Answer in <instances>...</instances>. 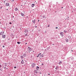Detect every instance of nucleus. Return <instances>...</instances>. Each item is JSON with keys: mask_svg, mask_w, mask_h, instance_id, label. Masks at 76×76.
<instances>
[{"mask_svg": "<svg viewBox=\"0 0 76 76\" xmlns=\"http://www.w3.org/2000/svg\"><path fill=\"white\" fill-rule=\"evenodd\" d=\"M48 75H50V74H48Z\"/></svg>", "mask_w": 76, "mask_h": 76, "instance_id": "48", "label": "nucleus"}, {"mask_svg": "<svg viewBox=\"0 0 76 76\" xmlns=\"http://www.w3.org/2000/svg\"><path fill=\"white\" fill-rule=\"evenodd\" d=\"M14 16H13V17H12V18H14Z\"/></svg>", "mask_w": 76, "mask_h": 76, "instance_id": "53", "label": "nucleus"}, {"mask_svg": "<svg viewBox=\"0 0 76 76\" xmlns=\"http://www.w3.org/2000/svg\"><path fill=\"white\" fill-rule=\"evenodd\" d=\"M34 73H36V74H37V73H38V71L37 70H34Z\"/></svg>", "mask_w": 76, "mask_h": 76, "instance_id": "7", "label": "nucleus"}, {"mask_svg": "<svg viewBox=\"0 0 76 76\" xmlns=\"http://www.w3.org/2000/svg\"><path fill=\"white\" fill-rule=\"evenodd\" d=\"M55 28L56 29H58V27H56Z\"/></svg>", "mask_w": 76, "mask_h": 76, "instance_id": "36", "label": "nucleus"}, {"mask_svg": "<svg viewBox=\"0 0 76 76\" xmlns=\"http://www.w3.org/2000/svg\"><path fill=\"white\" fill-rule=\"evenodd\" d=\"M12 1H14V0H12Z\"/></svg>", "mask_w": 76, "mask_h": 76, "instance_id": "39", "label": "nucleus"}, {"mask_svg": "<svg viewBox=\"0 0 76 76\" xmlns=\"http://www.w3.org/2000/svg\"><path fill=\"white\" fill-rule=\"evenodd\" d=\"M43 64H42V65H43Z\"/></svg>", "mask_w": 76, "mask_h": 76, "instance_id": "49", "label": "nucleus"}, {"mask_svg": "<svg viewBox=\"0 0 76 76\" xmlns=\"http://www.w3.org/2000/svg\"><path fill=\"white\" fill-rule=\"evenodd\" d=\"M8 10V9H7V10Z\"/></svg>", "mask_w": 76, "mask_h": 76, "instance_id": "52", "label": "nucleus"}, {"mask_svg": "<svg viewBox=\"0 0 76 76\" xmlns=\"http://www.w3.org/2000/svg\"><path fill=\"white\" fill-rule=\"evenodd\" d=\"M61 63H62L61 61H60V62L59 63V64H61Z\"/></svg>", "mask_w": 76, "mask_h": 76, "instance_id": "19", "label": "nucleus"}, {"mask_svg": "<svg viewBox=\"0 0 76 76\" xmlns=\"http://www.w3.org/2000/svg\"><path fill=\"white\" fill-rule=\"evenodd\" d=\"M60 34L61 35V37H63V36H64V34H63V32H61L60 33Z\"/></svg>", "mask_w": 76, "mask_h": 76, "instance_id": "5", "label": "nucleus"}, {"mask_svg": "<svg viewBox=\"0 0 76 76\" xmlns=\"http://www.w3.org/2000/svg\"><path fill=\"white\" fill-rule=\"evenodd\" d=\"M68 38H69V39H71V36H68Z\"/></svg>", "mask_w": 76, "mask_h": 76, "instance_id": "16", "label": "nucleus"}, {"mask_svg": "<svg viewBox=\"0 0 76 76\" xmlns=\"http://www.w3.org/2000/svg\"><path fill=\"white\" fill-rule=\"evenodd\" d=\"M28 31V29H25L24 31V32L25 33H28V31Z\"/></svg>", "mask_w": 76, "mask_h": 76, "instance_id": "4", "label": "nucleus"}, {"mask_svg": "<svg viewBox=\"0 0 76 76\" xmlns=\"http://www.w3.org/2000/svg\"><path fill=\"white\" fill-rule=\"evenodd\" d=\"M32 22L33 23H35V19H34V20H33Z\"/></svg>", "mask_w": 76, "mask_h": 76, "instance_id": "15", "label": "nucleus"}, {"mask_svg": "<svg viewBox=\"0 0 76 76\" xmlns=\"http://www.w3.org/2000/svg\"><path fill=\"white\" fill-rule=\"evenodd\" d=\"M50 46H49V47H48L47 48V50H48L49 49H50Z\"/></svg>", "mask_w": 76, "mask_h": 76, "instance_id": "22", "label": "nucleus"}, {"mask_svg": "<svg viewBox=\"0 0 76 76\" xmlns=\"http://www.w3.org/2000/svg\"><path fill=\"white\" fill-rule=\"evenodd\" d=\"M9 3H7L5 4V5L7 7L9 6Z\"/></svg>", "mask_w": 76, "mask_h": 76, "instance_id": "3", "label": "nucleus"}, {"mask_svg": "<svg viewBox=\"0 0 76 76\" xmlns=\"http://www.w3.org/2000/svg\"><path fill=\"white\" fill-rule=\"evenodd\" d=\"M35 28H37V26H35Z\"/></svg>", "mask_w": 76, "mask_h": 76, "instance_id": "42", "label": "nucleus"}, {"mask_svg": "<svg viewBox=\"0 0 76 76\" xmlns=\"http://www.w3.org/2000/svg\"><path fill=\"white\" fill-rule=\"evenodd\" d=\"M49 7H51V5H49Z\"/></svg>", "mask_w": 76, "mask_h": 76, "instance_id": "34", "label": "nucleus"}, {"mask_svg": "<svg viewBox=\"0 0 76 76\" xmlns=\"http://www.w3.org/2000/svg\"><path fill=\"white\" fill-rule=\"evenodd\" d=\"M27 35V34H26L25 35V36H26L27 37L28 35Z\"/></svg>", "mask_w": 76, "mask_h": 76, "instance_id": "29", "label": "nucleus"}, {"mask_svg": "<svg viewBox=\"0 0 76 76\" xmlns=\"http://www.w3.org/2000/svg\"><path fill=\"white\" fill-rule=\"evenodd\" d=\"M26 53H25V54H23V56H24V57H26V54H25Z\"/></svg>", "mask_w": 76, "mask_h": 76, "instance_id": "18", "label": "nucleus"}, {"mask_svg": "<svg viewBox=\"0 0 76 76\" xmlns=\"http://www.w3.org/2000/svg\"><path fill=\"white\" fill-rule=\"evenodd\" d=\"M2 66H1V65L0 64V67H1Z\"/></svg>", "mask_w": 76, "mask_h": 76, "instance_id": "30", "label": "nucleus"}, {"mask_svg": "<svg viewBox=\"0 0 76 76\" xmlns=\"http://www.w3.org/2000/svg\"><path fill=\"white\" fill-rule=\"evenodd\" d=\"M21 6H22V5H21Z\"/></svg>", "mask_w": 76, "mask_h": 76, "instance_id": "63", "label": "nucleus"}, {"mask_svg": "<svg viewBox=\"0 0 76 76\" xmlns=\"http://www.w3.org/2000/svg\"><path fill=\"white\" fill-rule=\"evenodd\" d=\"M57 66H56V68H55V69L56 70H57Z\"/></svg>", "mask_w": 76, "mask_h": 76, "instance_id": "28", "label": "nucleus"}, {"mask_svg": "<svg viewBox=\"0 0 76 76\" xmlns=\"http://www.w3.org/2000/svg\"><path fill=\"white\" fill-rule=\"evenodd\" d=\"M35 66V64L34 63L31 64V66L32 67H34Z\"/></svg>", "mask_w": 76, "mask_h": 76, "instance_id": "1", "label": "nucleus"}, {"mask_svg": "<svg viewBox=\"0 0 76 76\" xmlns=\"http://www.w3.org/2000/svg\"><path fill=\"white\" fill-rule=\"evenodd\" d=\"M64 32H65V33H66L67 32V31H65V30H64Z\"/></svg>", "mask_w": 76, "mask_h": 76, "instance_id": "26", "label": "nucleus"}, {"mask_svg": "<svg viewBox=\"0 0 76 76\" xmlns=\"http://www.w3.org/2000/svg\"><path fill=\"white\" fill-rule=\"evenodd\" d=\"M5 29H6V27H4Z\"/></svg>", "mask_w": 76, "mask_h": 76, "instance_id": "60", "label": "nucleus"}, {"mask_svg": "<svg viewBox=\"0 0 76 76\" xmlns=\"http://www.w3.org/2000/svg\"><path fill=\"white\" fill-rule=\"evenodd\" d=\"M72 51H73V50H72Z\"/></svg>", "mask_w": 76, "mask_h": 76, "instance_id": "62", "label": "nucleus"}, {"mask_svg": "<svg viewBox=\"0 0 76 76\" xmlns=\"http://www.w3.org/2000/svg\"><path fill=\"white\" fill-rule=\"evenodd\" d=\"M4 46H3V48H4Z\"/></svg>", "mask_w": 76, "mask_h": 76, "instance_id": "41", "label": "nucleus"}, {"mask_svg": "<svg viewBox=\"0 0 76 76\" xmlns=\"http://www.w3.org/2000/svg\"><path fill=\"white\" fill-rule=\"evenodd\" d=\"M39 20H38V22H39Z\"/></svg>", "mask_w": 76, "mask_h": 76, "instance_id": "50", "label": "nucleus"}, {"mask_svg": "<svg viewBox=\"0 0 76 76\" xmlns=\"http://www.w3.org/2000/svg\"><path fill=\"white\" fill-rule=\"evenodd\" d=\"M41 53H40L39 54H38L39 56H40L41 55Z\"/></svg>", "mask_w": 76, "mask_h": 76, "instance_id": "32", "label": "nucleus"}, {"mask_svg": "<svg viewBox=\"0 0 76 76\" xmlns=\"http://www.w3.org/2000/svg\"><path fill=\"white\" fill-rule=\"evenodd\" d=\"M29 53H30V51H29H29L28 52Z\"/></svg>", "mask_w": 76, "mask_h": 76, "instance_id": "55", "label": "nucleus"}, {"mask_svg": "<svg viewBox=\"0 0 76 76\" xmlns=\"http://www.w3.org/2000/svg\"><path fill=\"white\" fill-rule=\"evenodd\" d=\"M67 19L68 20H69V17H68Z\"/></svg>", "mask_w": 76, "mask_h": 76, "instance_id": "31", "label": "nucleus"}, {"mask_svg": "<svg viewBox=\"0 0 76 76\" xmlns=\"http://www.w3.org/2000/svg\"><path fill=\"white\" fill-rule=\"evenodd\" d=\"M3 70L2 69H1V71H2Z\"/></svg>", "mask_w": 76, "mask_h": 76, "instance_id": "45", "label": "nucleus"}, {"mask_svg": "<svg viewBox=\"0 0 76 76\" xmlns=\"http://www.w3.org/2000/svg\"><path fill=\"white\" fill-rule=\"evenodd\" d=\"M39 73H40V74H41V72H40Z\"/></svg>", "mask_w": 76, "mask_h": 76, "instance_id": "47", "label": "nucleus"}, {"mask_svg": "<svg viewBox=\"0 0 76 76\" xmlns=\"http://www.w3.org/2000/svg\"><path fill=\"white\" fill-rule=\"evenodd\" d=\"M39 57V55H38V56H37V57Z\"/></svg>", "mask_w": 76, "mask_h": 76, "instance_id": "38", "label": "nucleus"}, {"mask_svg": "<svg viewBox=\"0 0 76 76\" xmlns=\"http://www.w3.org/2000/svg\"><path fill=\"white\" fill-rule=\"evenodd\" d=\"M26 63L27 62V61H25Z\"/></svg>", "mask_w": 76, "mask_h": 76, "instance_id": "44", "label": "nucleus"}, {"mask_svg": "<svg viewBox=\"0 0 76 76\" xmlns=\"http://www.w3.org/2000/svg\"><path fill=\"white\" fill-rule=\"evenodd\" d=\"M16 66H15L14 67V69H16Z\"/></svg>", "mask_w": 76, "mask_h": 76, "instance_id": "37", "label": "nucleus"}, {"mask_svg": "<svg viewBox=\"0 0 76 76\" xmlns=\"http://www.w3.org/2000/svg\"><path fill=\"white\" fill-rule=\"evenodd\" d=\"M9 23H10V24H12V23H11V22Z\"/></svg>", "mask_w": 76, "mask_h": 76, "instance_id": "40", "label": "nucleus"}, {"mask_svg": "<svg viewBox=\"0 0 76 76\" xmlns=\"http://www.w3.org/2000/svg\"><path fill=\"white\" fill-rule=\"evenodd\" d=\"M39 68L38 66H37L36 67V69L37 70H39Z\"/></svg>", "mask_w": 76, "mask_h": 76, "instance_id": "17", "label": "nucleus"}, {"mask_svg": "<svg viewBox=\"0 0 76 76\" xmlns=\"http://www.w3.org/2000/svg\"><path fill=\"white\" fill-rule=\"evenodd\" d=\"M40 57H44V55L42 54L40 56Z\"/></svg>", "mask_w": 76, "mask_h": 76, "instance_id": "14", "label": "nucleus"}, {"mask_svg": "<svg viewBox=\"0 0 76 76\" xmlns=\"http://www.w3.org/2000/svg\"><path fill=\"white\" fill-rule=\"evenodd\" d=\"M65 40L67 42H69V39H68L66 38Z\"/></svg>", "mask_w": 76, "mask_h": 76, "instance_id": "12", "label": "nucleus"}, {"mask_svg": "<svg viewBox=\"0 0 76 76\" xmlns=\"http://www.w3.org/2000/svg\"><path fill=\"white\" fill-rule=\"evenodd\" d=\"M0 9H2V7H0Z\"/></svg>", "mask_w": 76, "mask_h": 76, "instance_id": "43", "label": "nucleus"}, {"mask_svg": "<svg viewBox=\"0 0 76 76\" xmlns=\"http://www.w3.org/2000/svg\"><path fill=\"white\" fill-rule=\"evenodd\" d=\"M61 8L62 9H63V7H62Z\"/></svg>", "mask_w": 76, "mask_h": 76, "instance_id": "54", "label": "nucleus"}, {"mask_svg": "<svg viewBox=\"0 0 76 76\" xmlns=\"http://www.w3.org/2000/svg\"><path fill=\"white\" fill-rule=\"evenodd\" d=\"M73 57H72L71 58V60H73Z\"/></svg>", "mask_w": 76, "mask_h": 76, "instance_id": "23", "label": "nucleus"}, {"mask_svg": "<svg viewBox=\"0 0 76 76\" xmlns=\"http://www.w3.org/2000/svg\"><path fill=\"white\" fill-rule=\"evenodd\" d=\"M4 69H5V68H6V67H4Z\"/></svg>", "mask_w": 76, "mask_h": 76, "instance_id": "57", "label": "nucleus"}, {"mask_svg": "<svg viewBox=\"0 0 76 76\" xmlns=\"http://www.w3.org/2000/svg\"><path fill=\"white\" fill-rule=\"evenodd\" d=\"M21 58H23V57L22 56H21Z\"/></svg>", "mask_w": 76, "mask_h": 76, "instance_id": "25", "label": "nucleus"}, {"mask_svg": "<svg viewBox=\"0 0 76 76\" xmlns=\"http://www.w3.org/2000/svg\"><path fill=\"white\" fill-rule=\"evenodd\" d=\"M0 24H1V22H0Z\"/></svg>", "mask_w": 76, "mask_h": 76, "instance_id": "59", "label": "nucleus"}, {"mask_svg": "<svg viewBox=\"0 0 76 76\" xmlns=\"http://www.w3.org/2000/svg\"><path fill=\"white\" fill-rule=\"evenodd\" d=\"M53 45H54V44H53Z\"/></svg>", "mask_w": 76, "mask_h": 76, "instance_id": "56", "label": "nucleus"}, {"mask_svg": "<svg viewBox=\"0 0 76 76\" xmlns=\"http://www.w3.org/2000/svg\"><path fill=\"white\" fill-rule=\"evenodd\" d=\"M42 18H45V19H46V17H45V15L43 16Z\"/></svg>", "mask_w": 76, "mask_h": 76, "instance_id": "20", "label": "nucleus"}, {"mask_svg": "<svg viewBox=\"0 0 76 76\" xmlns=\"http://www.w3.org/2000/svg\"><path fill=\"white\" fill-rule=\"evenodd\" d=\"M58 2H56V6L58 5Z\"/></svg>", "mask_w": 76, "mask_h": 76, "instance_id": "27", "label": "nucleus"}, {"mask_svg": "<svg viewBox=\"0 0 76 76\" xmlns=\"http://www.w3.org/2000/svg\"><path fill=\"white\" fill-rule=\"evenodd\" d=\"M29 48H30V47H28V49H29Z\"/></svg>", "mask_w": 76, "mask_h": 76, "instance_id": "35", "label": "nucleus"}, {"mask_svg": "<svg viewBox=\"0 0 76 76\" xmlns=\"http://www.w3.org/2000/svg\"><path fill=\"white\" fill-rule=\"evenodd\" d=\"M15 11H16H16H17V10H18V8L16 7L15 8Z\"/></svg>", "mask_w": 76, "mask_h": 76, "instance_id": "13", "label": "nucleus"}, {"mask_svg": "<svg viewBox=\"0 0 76 76\" xmlns=\"http://www.w3.org/2000/svg\"><path fill=\"white\" fill-rule=\"evenodd\" d=\"M28 49L29 50H28V51H32V48H29Z\"/></svg>", "mask_w": 76, "mask_h": 76, "instance_id": "10", "label": "nucleus"}, {"mask_svg": "<svg viewBox=\"0 0 76 76\" xmlns=\"http://www.w3.org/2000/svg\"><path fill=\"white\" fill-rule=\"evenodd\" d=\"M26 18H28V16H27L26 17Z\"/></svg>", "mask_w": 76, "mask_h": 76, "instance_id": "33", "label": "nucleus"}, {"mask_svg": "<svg viewBox=\"0 0 76 76\" xmlns=\"http://www.w3.org/2000/svg\"><path fill=\"white\" fill-rule=\"evenodd\" d=\"M4 34V31H1L0 33V35H2L3 34Z\"/></svg>", "mask_w": 76, "mask_h": 76, "instance_id": "2", "label": "nucleus"}, {"mask_svg": "<svg viewBox=\"0 0 76 76\" xmlns=\"http://www.w3.org/2000/svg\"><path fill=\"white\" fill-rule=\"evenodd\" d=\"M33 52H34V51H33Z\"/></svg>", "mask_w": 76, "mask_h": 76, "instance_id": "61", "label": "nucleus"}, {"mask_svg": "<svg viewBox=\"0 0 76 76\" xmlns=\"http://www.w3.org/2000/svg\"><path fill=\"white\" fill-rule=\"evenodd\" d=\"M20 29H21V28H20Z\"/></svg>", "mask_w": 76, "mask_h": 76, "instance_id": "64", "label": "nucleus"}, {"mask_svg": "<svg viewBox=\"0 0 76 76\" xmlns=\"http://www.w3.org/2000/svg\"><path fill=\"white\" fill-rule=\"evenodd\" d=\"M17 44H20V42H17Z\"/></svg>", "mask_w": 76, "mask_h": 76, "instance_id": "21", "label": "nucleus"}, {"mask_svg": "<svg viewBox=\"0 0 76 76\" xmlns=\"http://www.w3.org/2000/svg\"><path fill=\"white\" fill-rule=\"evenodd\" d=\"M26 44H27V43H26Z\"/></svg>", "mask_w": 76, "mask_h": 76, "instance_id": "51", "label": "nucleus"}, {"mask_svg": "<svg viewBox=\"0 0 76 76\" xmlns=\"http://www.w3.org/2000/svg\"><path fill=\"white\" fill-rule=\"evenodd\" d=\"M21 16H24V14H23V13H22V12H21Z\"/></svg>", "mask_w": 76, "mask_h": 76, "instance_id": "11", "label": "nucleus"}, {"mask_svg": "<svg viewBox=\"0 0 76 76\" xmlns=\"http://www.w3.org/2000/svg\"><path fill=\"white\" fill-rule=\"evenodd\" d=\"M4 3H5V1H4Z\"/></svg>", "mask_w": 76, "mask_h": 76, "instance_id": "58", "label": "nucleus"}, {"mask_svg": "<svg viewBox=\"0 0 76 76\" xmlns=\"http://www.w3.org/2000/svg\"><path fill=\"white\" fill-rule=\"evenodd\" d=\"M2 38H6V35L4 34L3 35Z\"/></svg>", "mask_w": 76, "mask_h": 76, "instance_id": "8", "label": "nucleus"}, {"mask_svg": "<svg viewBox=\"0 0 76 76\" xmlns=\"http://www.w3.org/2000/svg\"><path fill=\"white\" fill-rule=\"evenodd\" d=\"M21 64H23L25 63V62H24V61H23V60H22L21 61Z\"/></svg>", "mask_w": 76, "mask_h": 76, "instance_id": "6", "label": "nucleus"}, {"mask_svg": "<svg viewBox=\"0 0 76 76\" xmlns=\"http://www.w3.org/2000/svg\"><path fill=\"white\" fill-rule=\"evenodd\" d=\"M31 6L32 7H34L35 6V4H33L31 5Z\"/></svg>", "mask_w": 76, "mask_h": 76, "instance_id": "9", "label": "nucleus"}, {"mask_svg": "<svg viewBox=\"0 0 76 76\" xmlns=\"http://www.w3.org/2000/svg\"><path fill=\"white\" fill-rule=\"evenodd\" d=\"M7 63H5V66H7Z\"/></svg>", "mask_w": 76, "mask_h": 76, "instance_id": "24", "label": "nucleus"}, {"mask_svg": "<svg viewBox=\"0 0 76 76\" xmlns=\"http://www.w3.org/2000/svg\"><path fill=\"white\" fill-rule=\"evenodd\" d=\"M48 27H49V26H50L48 25Z\"/></svg>", "mask_w": 76, "mask_h": 76, "instance_id": "46", "label": "nucleus"}]
</instances>
